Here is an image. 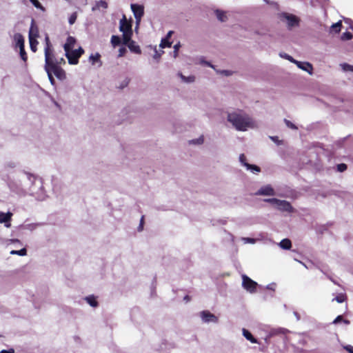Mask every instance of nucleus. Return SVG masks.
<instances>
[{
	"label": "nucleus",
	"instance_id": "3",
	"mask_svg": "<svg viewBox=\"0 0 353 353\" xmlns=\"http://www.w3.org/2000/svg\"><path fill=\"white\" fill-rule=\"evenodd\" d=\"M265 201L271 203L277 210L282 212H294V208L291 205L290 202L285 200H280L278 199H267Z\"/></svg>",
	"mask_w": 353,
	"mask_h": 353
},
{
	"label": "nucleus",
	"instance_id": "40",
	"mask_svg": "<svg viewBox=\"0 0 353 353\" xmlns=\"http://www.w3.org/2000/svg\"><path fill=\"white\" fill-rule=\"evenodd\" d=\"M199 63L202 65L215 69L214 65H213L210 62L205 61L203 58L199 60Z\"/></svg>",
	"mask_w": 353,
	"mask_h": 353
},
{
	"label": "nucleus",
	"instance_id": "5",
	"mask_svg": "<svg viewBox=\"0 0 353 353\" xmlns=\"http://www.w3.org/2000/svg\"><path fill=\"white\" fill-rule=\"evenodd\" d=\"M49 68L52 73L59 79L62 80L65 78V73L63 69L59 66L57 65L56 63L54 62V57L49 58L48 60L45 59V69Z\"/></svg>",
	"mask_w": 353,
	"mask_h": 353
},
{
	"label": "nucleus",
	"instance_id": "9",
	"mask_svg": "<svg viewBox=\"0 0 353 353\" xmlns=\"http://www.w3.org/2000/svg\"><path fill=\"white\" fill-rule=\"evenodd\" d=\"M239 161L243 166H245L247 168V170H250L253 173H258L261 171L260 168L258 167L257 165L248 163L246 162V157L243 154H241L239 156Z\"/></svg>",
	"mask_w": 353,
	"mask_h": 353
},
{
	"label": "nucleus",
	"instance_id": "6",
	"mask_svg": "<svg viewBox=\"0 0 353 353\" xmlns=\"http://www.w3.org/2000/svg\"><path fill=\"white\" fill-rule=\"evenodd\" d=\"M84 53V50L81 47L78 49L73 50L70 52L66 58L68 60V63L71 65H76L79 63V57Z\"/></svg>",
	"mask_w": 353,
	"mask_h": 353
},
{
	"label": "nucleus",
	"instance_id": "14",
	"mask_svg": "<svg viewBox=\"0 0 353 353\" xmlns=\"http://www.w3.org/2000/svg\"><path fill=\"white\" fill-rule=\"evenodd\" d=\"M295 64L299 68L307 72L310 75H312L313 74V66L310 63L307 61L302 62L297 61V62Z\"/></svg>",
	"mask_w": 353,
	"mask_h": 353
},
{
	"label": "nucleus",
	"instance_id": "13",
	"mask_svg": "<svg viewBox=\"0 0 353 353\" xmlns=\"http://www.w3.org/2000/svg\"><path fill=\"white\" fill-rule=\"evenodd\" d=\"M46 47L44 49L45 52V59L48 60L49 58L53 57V49L52 46L50 43L49 37L48 35L46 36L45 38Z\"/></svg>",
	"mask_w": 353,
	"mask_h": 353
},
{
	"label": "nucleus",
	"instance_id": "37",
	"mask_svg": "<svg viewBox=\"0 0 353 353\" xmlns=\"http://www.w3.org/2000/svg\"><path fill=\"white\" fill-rule=\"evenodd\" d=\"M284 123H285V125H287L288 128H291L292 130H297V127L294 123H292L290 121L285 119Z\"/></svg>",
	"mask_w": 353,
	"mask_h": 353
},
{
	"label": "nucleus",
	"instance_id": "38",
	"mask_svg": "<svg viewBox=\"0 0 353 353\" xmlns=\"http://www.w3.org/2000/svg\"><path fill=\"white\" fill-rule=\"evenodd\" d=\"M352 38V34L350 32H344L341 35V39L344 40V41L350 40Z\"/></svg>",
	"mask_w": 353,
	"mask_h": 353
},
{
	"label": "nucleus",
	"instance_id": "31",
	"mask_svg": "<svg viewBox=\"0 0 353 353\" xmlns=\"http://www.w3.org/2000/svg\"><path fill=\"white\" fill-rule=\"evenodd\" d=\"M279 56L285 59L288 60L291 63H296L297 62V60L294 59L292 56L286 54V53H280Z\"/></svg>",
	"mask_w": 353,
	"mask_h": 353
},
{
	"label": "nucleus",
	"instance_id": "43",
	"mask_svg": "<svg viewBox=\"0 0 353 353\" xmlns=\"http://www.w3.org/2000/svg\"><path fill=\"white\" fill-rule=\"evenodd\" d=\"M180 47V44H176L174 46V51H173V57L174 58H176L178 56V51Z\"/></svg>",
	"mask_w": 353,
	"mask_h": 353
},
{
	"label": "nucleus",
	"instance_id": "57",
	"mask_svg": "<svg viewBox=\"0 0 353 353\" xmlns=\"http://www.w3.org/2000/svg\"><path fill=\"white\" fill-rule=\"evenodd\" d=\"M274 284H270L267 286V288L269 290H274Z\"/></svg>",
	"mask_w": 353,
	"mask_h": 353
},
{
	"label": "nucleus",
	"instance_id": "54",
	"mask_svg": "<svg viewBox=\"0 0 353 353\" xmlns=\"http://www.w3.org/2000/svg\"><path fill=\"white\" fill-rule=\"evenodd\" d=\"M128 84V80H125L123 82L122 85H121V88H124V87L127 86Z\"/></svg>",
	"mask_w": 353,
	"mask_h": 353
},
{
	"label": "nucleus",
	"instance_id": "7",
	"mask_svg": "<svg viewBox=\"0 0 353 353\" xmlns=\"http://www.w3.org/2000/svg\"><path fill=\"white\" fill-rule=\"evenodd\" d=\"M242 279H243V282H242L243 287L247 291L250 292V293L254 292L256 290V288L257 286V283L252 281L251 279H250L246 275H243Z\"/></svg>",
	"mask_w": 353,
	"mask_h": 353
},
{
	"label": "nucleus",
	"instance_id": "55",
	"mask_svg": "<svg viewBox=\"0 0 353 353\" xmlns=\"http://www.w3.org/2000/svg\"><path fill=\"white\" fill-rule=\"evenodd\" d=\"M161 57V54H159L157 51L155 52V54L154 55V58L156 59H159Z\"/></svg>",
	"mask_w": 353,
	"mask_h": 353
},
{
	"label": "nucleus",
	"instance_id": "58",
	"mask_svg": "<svg viewBox=\"0 0 353 353\" xmlns=\"http://www.w3.org/2000/svg\"><path fill=\"white\" fill-rule=\"evenodd\" d=\"M343 322L347 325L350 323V321L348 320H343Z\"/></svg>",
	"mask_w": 353,
	"mask_h": 353
},
{
	"label": "nucleus",
	"instance_id": "19",
	"mask_svg": "<svg viewBox=\"0 0 353 353\" xmlns=\"http://www.w3.org/2000/svg\"><path fill=\"white\" fill-rule=\"evenodd\" d=\"M14 39L16 43V46L19 48V50H23V48H24V39L23 36L19 33H16L14 35Z\"/></svg>",
	"mask_w": 353,
	"mask_h": 353
},
{
	"label": "nucleus",
	"instance_id": "47",
	"mask_svg": "<svg viewBox=\"0 0 353 353\" xmlns=\"http://www.w3.org/2000/svg\"><path fill=\"white\" fill-rule=\"evenodd\" d=\"M347 169V165L344 163H341L338 165V170L340 172H343Z\"/></svg>",
	"mask_w": 353,
	"mask_h": 353
},
{
	"label": "nucleus",
	"instance_id": "2",
	"mask_svg": "<svg viewBox=\"0 0 353 353\" xmlns=\"http://www.w3.org/2000/svg\"><path fill=\"white\" fill-rule=\"evenodd\" d=\"M119 30L123 33L122 42L128 43L132 36V23L128 21L125 16L123 15V18L119 21Z\"/></svg>",
	"mask_w": 353,
	"mask_h": 353
},
{
	"label": "nucleus",
	"instance_id": "33",
	"mask_svg": "<svg viewBox=\"0 0 353 353\" xmlns=\"http://www.w3.org/2000/svg\"><path fill=\"white\" fill-rule=\"evenodd\" d=\"M27 254V251L25 248H23L20 250H12L10 252V254H17V255H19V256H25Z\"/></svg>",
	"mask_w": 353,
	"mask_h": 353
},
{
	"label": "nucleus",
	"instance_id": "15",
	"mask_svg": "<svg viewBox=\"0 0 353 353\" xmlns=\"http://www.w3.org/2000/svg\"><path fill=\"white\" fill-rule=\"evenodd\" d=\"M257 195L273 196L275 194L274 189L269 185L261 188L257 192Z\"/></svg>",
	"mask_w": 353,
	"mask_h": 353
},
{
	"label": "nucleus",
	"instance_id": "42",
	"mask_svg": "<svg viewBox=\"0 0 353 353\" xmlns=\"http://www.w3.org/2000/svg\"><path fill=\"white\" fill-rule=\"evenodd\" d=\"M218 74H221L225 76H230L232 74V72L230 70H216Z\"/></svg>",
	"mask_w": 353,
	"mask_h": 353
},
{
	"label": "nucleus",
	"instance_id": "48",
	"mask_svg": "<svg viewBox=\"0 0 353 353\" xmlns=\"http://www.w3.org/2000/svg\"><path fill=\"white\" fill-rule=\"evenodd\" d=\"M341 321H343V317L341 315H339L333 321V323L336 324V323L341 322Z\"/></svg>",
	"mask_w": 353,
	"mask_h": 353
},
{
	"label": "nucleus",
	"instance_id": "34",
	"mask_svg": "<svg viewBox=\"0 0 353 353\" xmlns=\"http://www.w3.org/2000/svg\"><path fill=\"white\" fill-rule=\"evenodd\" d=\"M30 1L33 4V6L41 10V11L44 12L45 8L42 6V5L40 3V2L38 0H30Z\"/></svg>",
	"mask_w": 353,
	"mask_h": 353
},
{
	"label": "nucleus",
	"instance_id": "28",
	"mask_svg": "<svg viewBox=\"0 0 353 353\" xmlns=\"http://www.w3.org/2000/svg\"><path fill=\"white\" fill-rule=\"evenodd\" d=\"M111 44L115 48L117 46L119 45L121 42V38L119 36L112 35L111 37Z\"/></svg>",
	"mask_w": 353,
	"mask_h": 353
},
{
	"label": "nucleus",
	"instance_id": "59",
	"mask_svg": "<svg viewBox=\"0 0 353 353\" xmlns=\"http://www.w3.org/2000/svg\"><path fill=\"white\" fill-rule=\"evenodd\" d=\"M265 3H268V4H271V2L270 0H263Z\"/></svg>",
	"mask_w": 353,
	"mask_h": 353
},
{
	"label": "nucleus",
	"instance_id": "44",
	"mask_svg": "<svg viewBox=\"0 0 353 353\" xmlns=\"http://www.w3.org/2000/svg\"><path fill=\"white\" fill-rule=\"evenodd\" d=\"M54 62L56 63L57 65H58V66H59V65H61L62 63H65L63 58L56 59L54 57Z\"/></svg>",
	"mask_w": 353,
	"mask_h": 353
},
{
	"label": "nucleus",
	"instance_id": "21",
	"mask_svg": "<svg viewBox=\"0 0 353 353\" xmlns=\"http://www.w3.org/2000/svg\"><path fill=\"white\" fill-rule=\"evenodd\" d=\"M179 76L180 77L181 81L184 83H190L195 81V77L194 75L185 77L182 73H179Z\"/></svg>",
	"mask_w": 353,
	"mask_h": 353
},
{
	"label": "nucleus",
	"instance_id": "1",
	"mask_svg": "<svg viewBox=\"0 0 353 353\" xmlns=\"http://www.w3.org/2000/svg\"><path fill=\"white\" fill-rule=\"evenodd\" d=\"M227 121L236 130L245 132L258 128L256 121L244 110L236 109L227 113Z\"/></svg>",
	"mask_w": 353,
	"mask_h": 353
},
{
	"label": "nucleus",
	"instance_id": "41",
	"mask_svg": "<svg viewBox=\"0 0 353 353\" xmlns=\"http://www.w3.org/2000/svg\"><path fill=\"white\" fill-rule=\"evenodd\" d=\"M77 17V15L76 12L72 14L68 20L69 23L70 25H72L73 23H74V22L76 21Z\"/></svg>",
	"mask_w": 353,
	"mask_h": 353
},
{
	"label": "nucleus",
	"instance_id": "24",
	"mask_svg": "<svg viewBox=\"0 0 353 353\" xmlns=\"http://www.w3.org/2000/svg\"><path fill=\"white\" fill-rule=\"evenodd\" d=\"M243 335L251 343H256V340L253 337L252 334L246 329H243Z\"/></svg>",
	"mask_w": 353,
	"mask_h": 353
},
{
	"label": "nucleus",
	"instance_id": "25",
	"mask_svg": "<svg viewBox=\"0 0 353 353\" xmlns=\"http://www.w3.org/2000/svg\"><path fill=\"white\" fill-rule=\"evenodd\" d=\"M204 143V136L201 135L196 139H194L190 141V144L193 145H202Z\"/></svg>",
	"mask_w": 353,
	"mask_h": 353
},
{
	"label": "nucleus",
	"instance_id": "16",
	"mask_svg": "<svg viewBox=\"0 0 353 353\" xmlns=\"http://www.w3.org/2000/svg\"><path fill=\"white\" fill-rule=\"evenodd\" d=\"M124 45H127L130 50L136 54H141V51L140 47L136 43L135 41L131 39L128 43H123Z\"/></svg>",
	"mask_w": 353,
	"mask_h": 353
},
{
	"label": "nucleus",
	"instance_id": "30",
	"mask_svg": "<svg viewBox=\"0 0 353 353\" xmlns=\"http://www.w3.org/2000/svg\"><path fill=\"white\" fill-rule=\"evenodd\" d=\"M347 299V296L345 294L341 293L339 295H337L334 299H332V301H336L337 303H343Z\"/></svg>",
	"mask_w": 353,
	"mask_h": 353
},
{
	"label": "nucleus",
	"instance_id": "11",
	"mask_svg": "<svg viewBox=\"0 0 353 353\" xmlns=\"http://www.w3.org/2000/svg\"><path fill=\"white\" fill-rule=\"evenodd\" d=\"M200 316H201L202 321L205 323H209V322L217 323L218 322V318L213 314L210 313L209 311L201 312L200 314Z\"/></svg>",
	"mask_w": 353,
	"mask_h": 353
},
{
	"label": "nucleus",
	"instance_id": "17",
	"mask_svg": "<svg viewBox=\"0 0 353 353\" xmlns=\"http://www.w3.org/2000/svg\"><path fill=\"white\" fill-rule=\"evenodd\" d=\"M214 12V14H215L216 19L219 21L225 22L228 20V15H227V12L225 11L217 9V10H215Z\"/></svg>",
	"mask_w": 353,
	"mask_h": 353
},
{
	"label": "nucleus",
	"instance_id": "26",
	"mask_svg": "<svg viewBox=\"0 0 353 353\" xmlns=\"http://www.w3.org/2000/svg\"><path fill=\"white\" fill-rule=\"evenodd\" d=\"M85 301L87 303L92 307H97L98 305L97 301L95 299V297L93 296H89L85 298Z\"/></svg>",
	"mask_w": 353,
	"mask_h": 353
},
{
	"label": "nucleus",
	"instance_id": "12",
	"mask_svg": "<svg viewBox=\"0 0 353 353\" xmlns=\"http://www.w3.org/2000/svg\"><path fill=\"white\" fill-rule=\"evenodd\" d=\"M76 43V39L73 37H68L65 43L63 46V48L65 52V57L68 56Z\"/></svg>",
	"mask_w": 353,
	"mask_h": 353
},
{
	"label": "nucleus",
	"instance_id": "39",
	"mask_svg": "<svg viewBox=\"0 0 353 353\" xmlns=\"http://www.w3.org/2000/svg\"><path fill=\"white\" fill-rule=\"evenodd\" d=\"M45 70L46 71V72L48 74V79H49L51 84L54 85V78L52 77V72L48 68H47V69H45Z\"/></svg>",
	"mask_w": 353,
	"mask_h": 353
},
{
	"label": "nucleus",
	"instance_id": "52",
	"mask_svg": "<svg viewBox=\"0 0 353 353\" xmlns=\"http://www.w3.org/2000/svg\"><path fill=\"white\" fill-rule=\"evenodd\" d=\"M270 138L275 143L279 144L280 143V141H279L278 139V137H270Z\"/></svg>",
	"mask_w": 353,
	"mask_h": 353
},
{
	"label": "nucleus",
	"instance_id": "4",
	"mask_svg": "<svg viewBox=\"0 0 353 353\" xmlns=\"http://www.w3.org/2000/svg\"><path fill=\"white\" fill-rule=\"evenodd\" d=\"M280 19L286 24L289 30L299 27L301 21L299 17L288 12L281 13L280 14Z\"/></svg>",
	"mask_w": 353,
	"mask_h": 353
},
{
	"label": "nucleus",
	"instance_id": "20",
	"mask_svg": "<svg viewBox=\"0 0 353 353\" xmlns=\"http://www.w3.org/2000/svg\"><path fill=\"white\" fill-rule=\"evenodd\" d=\"M279 245L283 250H290L292 247V243L290 239H284L279 243Z\"/></svg>",
	"mask_w": 353,
	"mask_h": 353
},
{
	"label": "nucleus",
	"instance_id": "18",
	"mask_svg": "<svg viewBox=\"0 0 353 353\" xmlns=\"http://www.w3.org/2000/svg\"><path fill=\"white\" fill-rule=\"evenodd\" d=\"M108 6V3L105 1L100 0L96 1L93 7L92 8V11L94 12L97 10H100L102 9H107Z\"/></svg>",
	"mask_w": 353,
	"mask_h": 353
},
{
	"label": "nucleus",
	"instance_id": "45",
	"mask_svg": "<svg viewBox=\"0 0 353 353\" xmlns=\"http://www.w3.org/2000/svg\"><path fill=\"white\" fill-rule=\"evenodd\" d=\"M20 50V56H21V59L24 61H26V60H27V54L26 53L24 48H23V50Z\"/></svg>",
	"mask_w": 353,
	"mask_h": 353
},
{
	"label": "nucleus",
	"instance_id": "8",
	"mask_svg": "<svg viewBox=\"0 0 353 353\" xmlns=\"http://www.w3.org/2000/svg\"><path fill=\"white\" fill-rule=\"evenodd\" d=\"M131 9L138 25L144 13L143 6L138 4H131Z\"/></svg>",
	"mask_w": 353,
	"mask_h": 353
},
{
	"label": "nucleus",
	"instance_id": "10",
	"mask_svg": "<svg viewBox=\"0 0 353 353\" xmlns=\"http://www.w3.org/2000/svg\"><path fill=\"white\" fill-rule=\"evenodd\" d=\"M12 215V213L10 212L5 213L0 211V223H3L6 228H10Z\"/></svg>",
	"mask_w": 353,
	"mask_h": 353
},
{
	"label": "nucleus",
	"instance_id": "46",
	"mask_svg": "<svg viewBox=\"0 0 353 353\" xmlns=\"http://www.w3.org/2000/svg\"><path fill=\"white\" fill-rule=\"evenodd\" d=\"M126 52V49L124 47H121L119 48V54H118V57H122L124 56V54H125Z\"/></svg>",
	"mask_w": 353,
	"mask_h": 353
},
{
	"label": "nucleus",
	"instance_id": "22",
	"mask_svg": "<svg viewBox=\"0 0 353 353\" xmlns=\"http://www.w3.org/2000/svg\"><path fill=\"white\" fill-rule=\"evenodd\" d=\"M101 55L97 52L96 54H92L89 57V60L92 63V65H94L95 63H99V65H101V62L100 60Z\"/></svg>",
	"mask_w": 353,
	"mask_h": 353
},
{
	"label": "nucleus",
	"instance_id": "51",
	"mask_svg": "<svg viewBox=\"0 0 353 353\" xmlns=\"http://www.w3.org/2000/svg\"><path fill=\"white\" fill-rule=\"evenodd\" d=\"M8 242L9 243H19V244L21 243L20 241L18 239H10V240H8Z\"/></svg>",
	"mask_w": 353,
	"mask_h": 353
},
{
	"label": "nucleus",
	"instance_id": "60",
	"mask_svg": "<svg viewBox=\"0 0 353 353\" xmlns=\"http://www.w3.org/2000/svg\"><path fill=\"white\" fill-rule=\"evenodd\" d=\"M184 299H185V300H187V301H188V299H189L188 296H185V298H184Z\"/></svg>",
	"mask_w": 353,
	"mask_h": 353
},
{
	"label": "nucleus",
	"instance_id": "56",
	"mask_svg": "<svg viewBox=\"0 0 353 353\" xmlns=\"http://www.w3.org/2000/svg\"><path fill=\"white\" fill-rule=\"evenodd\" d=\"M173 32L172 31H169L167 34V36H166V38L168 40L170 38V37L172 36Z\"/></svg>",
	"mask_w": 353,
	"mask_h": 353
},
{
	"label": "nucleus",
	"instance_id": "29",
	"mask_svg": "<svg viewBox=\"0 0 353 353\" xmlns=\"http://www.w3.org/2000/svg\"><path fill=\"white\" fill-rule=\"evenodd\" d=\"M340 67L341 68V69L343 70V72H353V65H352L344 63L340 64Z\"/></svg>",
	"mask_w": 353,
	"mask_h": 353
},
{
	"label": "nucleus",
	"instance_id": "53",
	"mask_svg": "<svg viewBox=\"0 0 353 353\" xmlns=\"http://www.w3.org/2000/svg\"><path fill=\"white\" fill-rule=\"evenodd\" d=\"M143 216H142L141 219L140 225L139 226V231L143 230Z\"/></svg>",
	"mask_w": 353,
	"mask_h": 353
},
{
	"label": "nucleus",
	"instance_id": "50",
	"mask_svg": "<svg viewBox=\"0 0 353 353\" xmlns=\"http://www.w3.org/2000/svg\"><path fill=\"white\" fill-rule=\"evenodd\" d=\"M0 353H14V350L12 348H10L9 350H3L0 352Z\"/></svg>",
	"mask_w": 353,
	"mask_h": 353
},
{
	"label": "nucleus",
	"instance_id": "35",
	"mask_svg": "<svg viewBox=\"0 0 353 353\" xmlns=\"http://www.w3.org/2000/svg\"><path fill=\"white\" fill-rule=\"evenodd\" d=\"M170 46H171V43L167 39H165V38L162 39L161 43H160L161 48H164L165 47H170Z\"/></svg>",
	"mask_w": 353,
	"mask_h": 353
},
{
	"label": "nucleus",
	"instance_id": "27",
	"mask_svg": "<svg viewBox=\"0 0 353 353\" xmlns=\"http://www.w3.org/2000/svg\"><path fill=\"white\" fill-rule=\"evenodd\" d=\"M341 21H338L336 23L332 24V26H331V31L335 33H338L341 31Z\"/></svg>",
	"mask_w": 353,
	"mask_h": 353
},
{
	"label": "nucleus",
	"instance_id": "32",
	"mask_svg": "<svg viewBox=\"0 0 353 353\" xmlns=\"http://www.w3.org/2000/svg\"><path fill=\"white\" fill-rule=\"evenodd\" d=\"M29 41H30V46L31 50L34 52H35L37 51V46L38 45V41H37V39H29Z\"/></svg>",
	"mask_w": 353,
	"mask_h": 353
},
{
	"label": "nucleus",
	"instance_id": "23",
	"mask_svg": "<svg viewBox=\"0 0 353 353\" xmlns=\"http://www.w3.org/2000/svg\"><path fill=\"white\" fill-rule=\"evenodd\" d=\"M38 37V30L32 24L29 31V39H37Z\"/></svg>",
	"mask_w": 353,
	"mask_h": 353
},
{
	"label": "nucleus",
	"instance_id": "36",
	"mask_svg": "<svg viewBox=\"0 0 353 353\" xmlns=\"http://www.w3.org/2000/svg\"><path fill=\"white\" fill-rule=\"evenodd\" d=\"M242 241L244 243H252V244H254L256 242V239H253V238H248V237H243L241 239Z\"/></svg>",
	"mask_w": 353,
	"mask_h": 353
},
{
	"label": "nucleus",
	"instance_id": "49",
	"mask_svg": "<svg viewBox=\"0 0 353 353\" xmlns=\"http://www.w3.org/2000/svg\"><path fill=\"white\" fill-rule=\"evenodd\" d=\"M344 348L350 353H353V346L352 345H346L344 347Z\"/></svg>",
	"mask_w": 353,
	"mask_h": 353
}]
</instances>
